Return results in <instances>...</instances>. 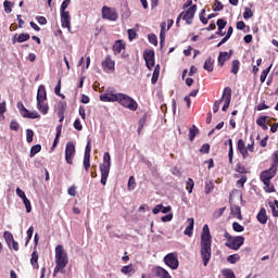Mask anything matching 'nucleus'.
<instances>
[{
    "mask_svg": "<svg viewBox=\"0 0 278 278\" xmlns=\"http://www.w3.org/2000/svg\"><path fill=\"white\" fill-rule=\"evenodd\" d=\"M277 175V167L271 166L269 169H266L261 173L260 179L261 181H270Z\"/></svg>",
    "mask_w": 278,
    "mask_h": 278,
    "instance_id": "2eb2a0df",
    "label": "nucleus"
},
{
    "mask_svg": "<svg viewBox=\"0 0 278 278\" xmlns=\"http://www.w3.org/2000/svg\"><path fill=\"white\" fill-rule=\"evenodd\" d=\"M136 189V178L134 176H130L128 179V190H135Z\"/></svg>",
    "mask_w": 278,
    "mask_h": 278,
    "instance_id": "8fccbe9b",
    "label": "nucleus"
},
{
    "mask_svg": "<svg viewBox=\"0 0 278 278\" xmlns=\"http://www.w3.org/2000/svg\"><path fill=\"white\" fill-rule=\"evenodd\" d=\"M164 263L168 268H172V270H177V268H179V258L177 257V253H169L165 255Z\"/></svg>",
    "mask_w": 278,
    "mask_h": 278,
    "instance_id": "1a4fd4ad",
    "label": "nucleus"
},
{
    "mask_svg": "<svg viewBox=\"0 0 278 278\" xmlns=\"http://www.w3.org/2000/svg\"><path fill=\"white\" fill-rule=\"evenodd\" d=\"M37 110H39L41 114H49V104H47L45 101L37 102Z\"/></svg>",
    "mask_w": 278,
    "mask_h": 278,
    "instance_id": "bb28decb",
    "label": "nucleus"
},
{
    "mask_svg": "<svg viewBox=\"0 0 278 278\" xmlns=\"http://www.w3.org/2000/svg\"><path fill=\"white\" fill-rule=\"evenodd\" d=\"M26 244H29V240H31V237L34 236V226H30L28 230L26 231Z\"/></svg>",
    "mask_w": 278,
    "mask_h": 278,
    "instance_id": "5fc2aeb1",
    "label": "nucleus"
},
{
    "mask_svg": "<svg viewBox=\"0 0 278 278\" xmlns=\"http://www.w3.org/2000/svg\"><path fill=\"white\" fill-rule=\"evenodd\" d=\"M23 203L26 207L27 214H29V212H31V202L29 201V199L26 198V199L23 200Z\"/></svg>",
    "mask_w": 278,
    "mask_h": 278,
    "instance_id": "13d9d810",
    "label": "nucleus"
},
{
    "mask_svg": "<svg viewBox=\"0 0 278 278\" xmlns=\"http://www.w3.org/2000/svg\"><path fill=\"white\" fill-rule=\"evenodd\" d=\"M237 151L242 155L243 160H247L249 157V152L247 151V146L244 144V140L239 139L237 142Z\"/></svg>",
    "mask_w": 278,
    "mask_h": 278,
    "instance_id": "412c9836",
    "label": "nucleus"
},
{
    "mask_svg": "<svg viewBox=\"0 0 278 278\" xmlns=\"http://www.w3.org/2000/svg\"><path fill=\"white\" fill-rule=\"evenodd\" d=\"M225 5H223V2H220L219 0L214 1V7H213L214 12H220L223 11Z\"/></svg>",
    "mask_w": 278,
    "mask_h": 278,
    "instance_id": "a18cd8bd",
    "label": "nucleus"
},
{
    "mask_svg": "<svg viewBox=\"0 0 278 278\" xmlns=\"http://www.w3.org/2000/svg\"><path fill=\"white\" fill-rule=\"evenodd\" d=\"M102 18H104V21H118V12L114 8L104 5L102 8Z\"/></svg>",
    "mask_w": 278,
    "mask_h": 278,
    "instance_id": "6e6552de",
    "label": "nucleus"
},
{
    "mask_svg": "<svg viewBox=\"0 0 278 278\" xmlns=\"http://www.w3.org/2000/svg\"><path fill=\"white\" fill-rule=\"evenodd\" d=\"M143 60L146 61V66L151 71L153 66H155V51L153 50H146L143 52Z\"/></svg>",
    "mask_w": 278,
    "mask_h": 278,
    "instance_id": "ddd939ff",
    "label": "nucleus"
},
{
    "mask_svg": "<svg viewBox=\"0 0 278 278\" xmlns=\"http://www.w3.org/2000/svg\"><path fill=\"white\" fill-rule=\"evenodd\" d=\"M67 104L65 101H60L56 108V114L59 117V123L64 122V114L66 113Z\"/></svg>",
    "mask_w": 278,
    "mask_h": 278,
    "instance_id": "f3484780",
    "label": "nucleus"
},
{
    "mask_svg": "<svg viewBox=\"0 0 278 278\" xmlns=\"http://www.w3.org/2000/svg\"><path fill=\"white\" fill-rule=\"evenodd\" d=\"M126 45L123 40H116L113 45V52L115 55H118L122 51H125Z\"/></svg>",
    "mask_w": 278,
    "mask_h": 278,
    "instance_id": "5701e85b",
    "label": "nucleus"
},
{
    "mask_svg": "<svg viewBox=\"0 0 278 278\" xmlns=\"http://www.w3.org/2000/svg\"><path fill=\"white\" fill-rule=\"evenodd\" d=\"M110 168H112V156H110V152H105L103 154V163L100 164V184H102V186H106L108 184V177H110Z\"/></svg>",
    "mask_w": 278,
    "mask_h": 278,
    "instance_id": "20e7f679",
    "label": "nucleus"
},
{
    "mask_svg": "<svg viewBox=\"0 0 278 278\" xmlns=\"http://www.w3.org/2000/svg\"><path fill=\"white\" fill-rule=\"evenodd\" d=\"M68 264V254L64 250V245L59 244L55 248V267L53 270V277H58V273H64Z\"/></svg>",
    "mask_w": 278,
    "mask_h": 278,
    "instance_id": "f03ea898",
    "label": "nucleus"
},
{
    "mask_svg": "<svg viewBox=\"0 0 278 278\" xmlns=\"http://www.w3.org/2000/svg\"><path fill=\"white\" fill-rule=\"evenodd\" d=\"M200 153H210V143L202 144V147L200 148Z\"/></svg>",
    "mask_w": 278,
    "mask_h": 278,
    "instance_id": "69168bd1",
    "label": "nucleus"
},
{
    "mask_svg": "<svg viewBox=\"0 0 278 278\" xmlns=\"http://www.w3.org/2000/svg\"><path fill=\"white\" fill-rule=\"evenodd\" d=\"M195 14H197V4H193L186 11H182L176 20L177 27H179V23L181 22V18L182 21H186L187 25H192V21L194 20Z\"/></svg>",
    "mask_w": 278,
    "mask_h": 278,
    "instance_id": "423d86ee",
    "label": "nucleus"
},
{
    "mask_svg": "<svg viewBox=\"0 0 278 278\" xmlns=\"http://www.w3.org/2000/svg\"><path fill=\"white\" fill-rule=\"evenodd\" d=\"M117 103L122 105V108H126V110H130V112H136L138 110V102L134 100L127 93H118Z\"/></svg>",
    "mask_w": 278,
    "mask_h": 278,
    "instance_id": "39448f33",
    "label": "nucleus"
},
{
    "mask_svg": "<svg viewBox=\"0 0 278 278\" xmlns=\"http://www.w3.org/2000/svg\"><path fill=\"white\" fill-rule=\"evenodd\" d=\"M131 270H132V265L131 264L123 266L122 269H121V271L124 275H129V273H131Z\"/></svg>",
    "mask_w": 278,
    "mask_h": 278,
    "instance_id": "4d7b16f0",
    "label": "nucleus"
},
{
    "mask_svg": "<svg viewBox=\"0 0 278 278\" xmlns=\"http://www.w3.org/2000/svg\"><path fill=\"white\" fill-rule=\"evenodd\" d=\"M243 18L245 21H249V18H253V11L249 8H245L243 12Z\"/></svg>",
    "mask_w": 278,
    "mask_h": 278,
    "instance_id": "09e8293b",
    "label": "nucleus"
},
{
    "mask_svg": "<svg viewBox=\"0 0 278 278\" xmlns=\"http://www.w3.org/2000/svg\"><path fill=\"white\" fill-rule=\"evenodd\" d=\"M75 143L68 141L65 146V161L67 164L73 165V160L75 159Z\"/></svg>",
    "mask_w": 278,
    "mask_h": 278,
    "instance_id": "f8f14e48",
    "label": "nucleus"
},
{
    "mask_svg": "<svg viewBox=\"0 0 278 278\" xmlns=\"http://www.w3.org/2000/svg\"><path fill=\"white\" fill-rule=\"evenodd\" d=\"M217 27L218 29H225L227 27V21L223 18L217 20Z\"/></svg>",
    "mask_w": 278,
    "mask_h": 278,
    "instance_id": "680f3d73",
    "label": "nucleus"
},
{
    "mask_svg": "<svg viewBox=\"0 0 278 278\" xmlns=\"http://www.w3.org/2000/svg\"><path fill=\"white\" fill-rule=\"evenodd\" d=\"M36 21L39 23V25H47V17L45 16H37Z\"/></svg>",
    "mask_w": 278,
    "mask_h": 278,
    "instance_id": "338daca9",
    "label": "nucleus"
},
{
    "mask_svg": "<svg viewBox=\"0 0 278 278\" xmlns=\"http://www.w3.org/2000/svg\"><path fill=\"white\" fill-rule=\"evenodd\" d=\"M144 123H147V118L141 117L138 123V134H140L144 127Z\"/></svg>",
    "mask_w": 278,
    "mask_h": 278,
    "instance_id": "052dcab7",
    "label": "nucleus"
},
{
    "mask_svg": "<svg viewBox=\"0 0 278 278\" xmlns=\"http://www.w3.org/2000/svg\"><path fill=\"white\" fill-rule=\"evenodd\" d=\"M128 34V39L131 42V40H136V38H138V33H136V30H134V28H130L127 30Z\"/></svg>",
    "mask_w": 278,
    "mask_h": 278,
    "instance_id": "de8ad7c7",
    "label": "nucleus"
},
{
    "mask_svg": "<svg viewBox=\"0 0 278 278\" xmlns=\"http://www.w3.org/2000/svg\"><path fill=\"white\" fill-rule=\"evenodd\" d=\"M3 238L9 247L12 244V242H14V236L10 231H4Z\"/></svg>",
    "mask_w": 278,
    "mask_h": 278,
    "instance_id": "58836bf2",
    "label": "nucleus"
},
{
    "mask_svg": "<svg viewBox=\"0 0 278 278\" xmlns=\"http://www.w3.org/2000/svg\"><path fill=\"white\" fill-rule=\"evenodd\" d=\"M224 238H226V247L228 249H231L232 251H238L242 244H244V237L243 236H237L232 237L227 231L224 233Z\"/></svg>",
    "mask_w": 278,
    "mask_h": 278,
    "instance_id": "0eeeda50",
    "label": "nucleus"
},
{
    "mask_svg": "<svg viewBox=\"0 0 278 278\" xmlns=\"http://www.w3.org/2000/svg\"><path fill=\"white\" fill-rule=\"evenodd\" d=\"M31 36L27 33H22V34H15L12 38V45H16V42H27Z\"/></svg>",
    "mask_w": 278,
    "mask_h": 278,
    "instance_id": "6ab92c4d",
    "label": "nucleus"
},
{
    "mask_svg": "<svg viewBox=\"0 0 278 278\" xmlns=\"http://www.w3.org/2000/svg\"><path fill=\"white\" fill-rule=\"evenodd\" d=\"M269 207L271 208L274 218H278V200H275L274 203H269Z\"/></svg>",
    "mask_w": 278,
    "mask_h": 278,
    "instance_id": "72a5a7b5",
    "label": "nucleus"
},
{
    "mask_svg": "<svg viewBox=\"0 0 278 278\" xmlns=\"http://www.w3.org/2000/svg\"><path fill=\"white\" fill-rule=\"evenodd\" d=\"M222 275L224 278H236V274L231 268L223 269Z\"/></svg>",
    "mask_w": 278,
    "mask_h": 278,
    "instance_id": "ea45409f",
    "label": "nucleus"
},
{
    "mask_svg": "<svg viewBox=\"0 0 278 278\" xmlns=\"http://www.w3.org/2000/svg\"><path fill=\"white\" fill-rule=\"evenodd\" d=\"M248 179L247 175H242L241 178L237 180V186L239 188H244V182L248 181Z\"/></svg>",
    "mask_w": 278,
    "mask_h": 278,
    "instance_id": "603ef678",
    "label": "nucleus"
},
{
    "mask_svg": "<svg viewBox=\"0 0 278 278\" xmlns=\"http://www.w3.org/2000/svg\"><path fill=\"white\" fill-rule=\"evenodd\" d=\"M100 101H103L104 103H117L118 93L106 91L105 93L100 94Z\"/></svg>",
    "mask_w": 278,
    "mask_h": 278,
    "instance_id": "4468645a",
    "label": "nucleus"
},
{
    "mask_svg": "<svg viewBox=\"0 0 278 278\" xmlns=\"http://www.w3.org/2000/svg\"><path fill=\"white\" fill-rule=\"evenodd\" d=\"M239 260L240 255L238 254H232L227 257V262H229V264H236V262H238Z\"/></svg>",
    "mask_w": 278,
    "mask_h": 278,
    "instance_id": "3c124183",
    "label": "nucleus"
},
{
    "mask_svg": "<svg viewBox=\"0 0 278 278\" xmlns=\"http://www.w3.org/2000/svg\"><path fill=\"white\" fill-rule=\"evenodd\" d=\"M26 142H34V130H26Z\"/></svg>",
    "mask_w": 278,
    "mask_h": 278,
    "instance_id": "864d4df0",
    "label": "nucleus"
},
{
    "mask_svg": "<svg viewBox=\"0 0 278 278\" xmlns=\"http://www.w3.org/2000/svg\"><path fill=\"white\" fill-rule=\"evenodd\" d=\"M271 68H273V65L262 71L261 77H260L261 84H264V81H266V78L268 77V74L270 73Z\"/></svg>",
    "mask_w": 278,
    "mask_h": 278,
    "instance_id": "473e14b6",
    "label": "nucleus"
},
{
    "mask_svg": "<svg viewBox=\"0 0 278 278\" xmlns=\"http://www.w3.org/2000/svg\"><path fill=\"white\" fill-rule=\"evenodd\" d=\"M74 128H76L77 131H81L84 129V126H81V122L79 121V118L75 119Z\"/></svg>",
    "mask_w": 278,
    "mask_h": 278,
    "instance_id": "0e129e2a",
    "label": "nucleus"
},
{
    "mask_svg": "<svg viewBox=\"0 0 278 278\" xmlns=\"http://www.w3.org/2000/svg\"><path fill=\"white\" fill-rule=\"evenodd\" d=\"M225 210H227L226 206H224V207L218 208L217 211H215V212L213 213V218H215V219L220 218V216H223V214H225Z\"/></svg>",
    "mask_w": 278,
    "mask_h": 278,
    "instance_id": "49530a36",
    "label": "nucleus"
},
{
    "mask_svg": "<svg viewBox=\"0 0 278 278\" xmlns=\"http://www.w3.org/2000/svg\"><path fill=\"white\" fill-rule=\"evenodd\" d=\"M235 170L240 175H247L249 173V169L242 163H237Z\"/></svg>",
    "mask_w": 278,
    "mask_h": 278,
    "instance_id": "c9c22d12",
    "label": "nucleus"
},
{
    "mask_svg": "<svg viewBox=\"0 0 278 278\" xmlns=\"http://www.w3.org/2000/svg\"><path fill=\"white\" fill-rule=\"evenodd\" d=\"M187 227L184 231L185 236H188L189 238H192V231H194V218H188L187 219Z\"/></svg>",
    "mask_w": 278,
    "mask_h": 278,
    "instance_id": "b1692460",
    "label": "nucleus"
},
{
    "mask_svg": "<svg viewBox=\"0 0 278 278\" xmlns=\"http://www.w3.org/2000/svg\"><path fill=\"white\" fill-rule=\"evenodd\" d=\"M239 71H240V61L233 60L231 62L230 73H232V75H238Z\"/></svg>",
    "mask_w": 278,
    "mask_h": 278,
    "instance_id": "c756f323",
    "label": "nucleus"
},
{
    "mask_svg": "<svg viewBox=\"0 0 278 278\" xmlns=\"http://www.w3.org/2000/svg\"><path fill=\"white\" fill-rule=\"evenodd\" d=\"M71 5V0H64L61 4L60 12H66V8Z\"/></svg>",
    "mask_w": 278,
    "mask_h": 278,
    "instance_id": "e2e57ef3",
    "label": "nucleus"
},
{
    "mask_svg": "<svg viewBox=\"0 0 278 278\" xmlns=\"http://www.w3.org/2000/svg\"><path fill=\"white\" fill-rule=\"evenodd\" d=\"M232 229L237 233H242V231H244V226L240 225V223H238V222H235V223H232Z\"/></svg>",
    "mask_w": 278,
    "mask_h": 278,
    "instance_id": "37998d69",
    "label": "nucleus"
},
{
    "mask_svg": "<svg viewBox=\"0 0 278 278\" xmlns=\"http://www.w3.org/2000/svg\"><path fill=\"white\" fill-rule=\"evenodd\" d=\"M148 39L151 45H154V47H157V36H155L154 34H150L148 36Z\"/></svg>",
    "mask_w": 278,
    "mask_h": 278,
    "instance_id": "6e6d98bb",
    "label": "nucleus"
},
{
    "mask_svg": "<svg viewBox=\"0 0 278 278\" xmlns=\"http://www.w3.org/2000/svg\"><path fill=\"white\" fill-rule=\"evenodd\" d=\"M38 260H39V254H38V251L35 250L31 253L30 264H31L33 268H35L36 270H38V268H40V265H38Z\"/></svg>",
    "mask_w": 278,
    "mask_h": 278,
    "instance_id": "393cba45",
    "label": "nucleus"
},
{
    "mask_svg": "<svg viewBox=\"0 0 278 278\" xmlns=\"http://www.w3.org/2000/svg\"><path fill=\"white\" fill-rule=\"evenodd\" d=\"M229 150H228V160L229 164H233V140L228 139Z\"/></svg>",
    "mask_w": 278,
    "mask_h": 278,
    "instance_id": "7c9ffc66",
    "label": "nucleus"
},
{
    "mask_svg": "<svg viewBox=\"0 0 278 278\" xmlns=\"http://www.w3.org/2000/svg\"><path fill=\"white\" fill-rule=\"evenodd\" d=\"M266 121H268V116H261L256 119V125H258V127H262L264 131L268 129V125H266Z\"/></svg>",
    "mask_w": 278,
    "mask_h": 278,
    "instance_id": "a878e982",
    "label": "nucleus"
},
{
    "mask_svg": "<svg viewBox=\"0 0 278 278\" xmlns=\"http://www.w3.org/2000/svg\"><path fill=\"white\" fill-rule=\"evenodd\" d=\"M21 125H18V122L16 121H12L11 124H10V129L12 131H18Z\"/></svg>",
    "mask_w": 278,
    "mask_h": 278,
    "instance_id": "bf43d9fd",
    "label": "nucleus"
},
{
    "mask_svg": "<svg viewBox=\"0 0 278 278\" xmlns=\"http://www.w3.org/2000/svg\"><path fill=\"white\" fill-rule=\"evenodd\" d=\"M204 71H207V73H212L214 71V61L208 56V59L204 62L203 65Z\"/></svg>",
    "mask_w": 278,
    "mask_h": 278,
    "instance_id": "c85d7f7f",
    "label": "nucleus"
},
{
    "mask_svg": "<svg viewBox=\"0 0 278 278\" xmlns=\"http://www.w3.org/2000/svg\"><path fill=\"white\" fill-rule=\"evenodd\" d=\"M40 151H42V146H40V144L33 146L30 149L29 157H34V156L38 155V153H40Z\"/></svg>",
    "mask_w": 278,
    "mask_h": 278,
    "instance_id": "f704fd0d",
    "label": "nucleus"
},
{
    "mask_svg": "<svg viewBox=\"0 0 278 278\" xmlns=\"http://www.w3.org/2000/svg\"><path fill=\"white\" fill-rule=\"evenodd\" d=\"M3 7H4V12H7V14H10L12 12V8H14V3L5 0L3 2Z\"/></svg>",
    "mask_w": 278,
    "mask_h": 278,
    "instance_id": "c03bdc74",
    "label": "nucleus"
},
{
    "mask_svg": "<svg viewBox=\"0 0 278 278\" xmlns=\"http://www.w3.org/2000/svg\"><path fill=\"white\" fill-rule=\"evenodd\" d=\"M200 247L203 266H207L212 260V233H210V226H207V224L202 228Z\"/></svg>",
    "mask_w": 278,
    "mask_h": 278,
    "instance_id": "f257e3e1",
    "label": "nucleus"
},
{
    "mask_svg": "<svg viewBox=\"0 0 278 278\" xmlns=\"http://www.w3.org/2000/svg\"><path fill=\"white\" fill-rule=\"evenodd\" d=\"M47 101V88L45 85H40L37 90V102Z\"/></svg>",
    "mask_w": 278,
    "mask_h": 278,
    "instance_id": "4be33fe9",
    "label": "nucleus"
},
{
    "mask_svg": "<svg viewBox=\"0 0 278 278\" xmlns=\"http://www.w3.org/2000/svg\"><path fill=\"white\" fill-rule=\"evenodd\" d=\"M231 214H233V216H237L239 220H242V213H241L240 206L238 205L231 206Z\"/></svg>",
    "mask_w": 278,
    "mask_h": 278,
    "instance_id": "4c0bfd02",
    "label": "nucleus"
},
{
    "mask_svg": "<svg viewBox=\"0 0 278 278\" xmlns=\"http://www.w3.org/2000/svg\"><path fill=\"white\" fill-rule=\"evenodd\" d=\"M157 79H160V65H156L153 71V75L151 78L152 84H157Z\"/></svg>",
    "mask_w": 278,
    "mask_h": 278,
    "instance_id": "e433bc0d",
    "label": "nucleus"
},
{
    "mask_svg": "<svg viewBox=\"0 0 278 278\" xmlns=\"http://www.w3.org/2000/svg\"><path fill=\"white\" fill-rule=\"evenodd\" d=\"M256 220H258L261 225H266V223H268V213H266L265 207H261L256 215Z\"/></svg>",
    "mask_w": 278,
    "mask_h": 278,
    "instance_id": "aec40b11",
    "label": "nucleus"
},
{
    "mask_svg": "<svg viewBox=\"0 0 278 278\" xmlns=\"http://www.w3.org/2000/svg\"><path fill=\"white\" fill-rule=\"evenodd\" d=\"M8 112V106L5 101L0 102V121H5V113Z\"/></svg>",
    "mask_w": 278,
    "mask_h": 278,
    "instance_id": "2f4dec72",
    "label": "nucleus"
},
{
    "mask_svg": "<svg viewBox=\"0 0 278 278\" xmlns=\"http://www.w3.org/2000/svg\"><path fill=\"white\" fill-rule=\"evenodd\" d=\"M186 190H188L189 194H192V190H194V180L192 178H188L186 182Z\"/></svg>",
    "mask_w": 278,
    "mask_h": 278,
    "instance_id": "79ce46f5",
    "label": "nucleus"
},
{
    "mask_svg": "<svg viewBox=\"0 0 278 278\" xmlns=\"http://www.w3.org/2000/svg\"><path fill=\"white\" fill-rule=\"evenodd\" d=\"M232 53H233V51H231V50L229 52L220 51L219 55H218V59H217L218 65L219 66H225V62L231 60Z\"/></svg>",
    "mask_w": 278,
    "mask_h": 278,
    "instance_id": "a211bd4d",
    "label": "nucleus"
},
{
    "mask_svg": "<svg viewBox=\"0 0 278 278\" xmlns=\"http://www.w3.org/2000/svg\"><path fill=\"white\" fill-rule=\"evenodd\" d=\"M61 25L62 27L68 29L71 31V12L62 11L61 12Z\"/></svg>",
    "mask_w": 278,
    "mask_h": 278,
    "instance_id": "dca6fc26",
    "label": "nucleus"
},
{
    "mask_svg": "<svg viewBox=\"0 0 278 278\" xmlns=\"http://www.w3.org/2000/svg\"><path fill=\"white\" fill-rule=\"evenodd\" d=\"M104 73H114L116 71V62L112 60V55H106L101 63Z\"/></svg>",
    "mask_w": 278,
    "mask_h": 278,
    "instance_id": "9d476101",
    "label": "nucleus"
},
{
    "mask_svg": "<svg viewBox=\"0 0 278 278\" xmlns=\"http://www.w3.org/2000/svg\"><path fill=\"white\" fill-rule=\"evenodd\" d=\"M263 184L265 186L264 187L265 192H268V193L275 192V186L273 184H270V180H265V181H263Z\"/></svg>",
    "mask_w": 278,
    "mask_h": 278,
    "instance_id": "a19ab883",
    "label": "nucleus"
},
{
    "mask_svg": "<svg viewBox=\"0 0 278 278\" xmlns=\"http://www.w3.org/2000/svg\"><path fill=\"white\" fill-rule=\"evenodd\" d=\"M198 134H199L198 127L192 125L189 128V140H190V142H194V138H197Z\"/></svg>",
    "mask_w": 278,
    "mask_h": 278,
    "instance_id": "cd10ccee",
    "label": "nucleus"
},
{
    "mask_svg": "<svg viewBox=\"0 0 278 278\" xmlns=\"http://www.w3.org/2000/svg\"><path fill=\"white\" fill-rule=\"evenodd\" d=\"M274 167L277 168V165H278V150L274 152Z\"/></svg>",
    "mask_w": 278,
    "mask_h": 278,
    "instance_id": "774afa93",
    "label": "nucleus"
},
{
    "mask_svg": "<svg viewBox=\"0 0 278 278\" xmlns=\"http://www.w3.org/2000/svg\"><path fill=\"white\" fill-rule=\"evenodd\" d=\"M224 101V105L222 108L223 112H227V110H229V105L231 104V87H226L223 91V96L219 100L215 101L214 105H213V112L214 114H216V112H218V110H220V103H223Z\"/></svg>",
    "mask_w": 278,
    "mask_h": 278,
    "instance_id": "7ed1b4c3",
    "label": "nucleus"
},
{
    "mask_svg": "<svg viewBox=\"0 0 278 278\" xmlns=\"http://www.w3.org/2000/svg\"><path fill=\"white\" fill-rule=\"evenodd\" d=\"M17 109L20 110V113L23 116V118H40V113H38L37 111L30 112L29 110H27V108H25L23 102L17 103Z\"/></svg>",
    "mask_w": 278,
    "mask_h": 278,
    "instance_id": "9b49d317",
    "label": "nucleus"
}]
</instances>
